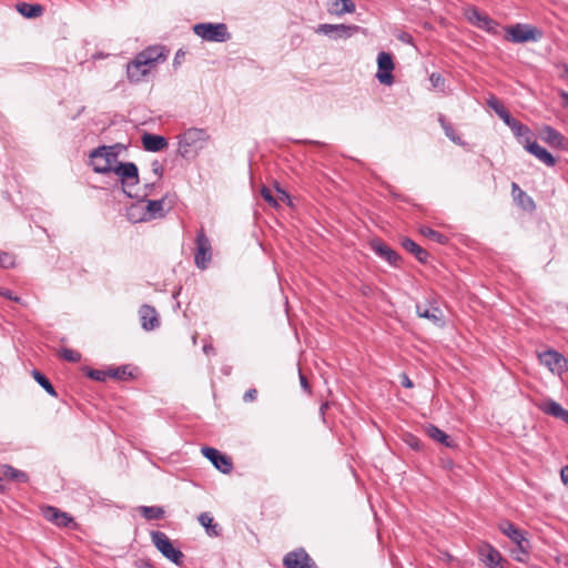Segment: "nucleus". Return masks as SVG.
Returning <instances> with one entry per match:
<instances>
[{
	"instance_id": "4468645a",
	"label": "nucleus",
	"mask_w": 568,
	"mask_h": 568,
	"mask_svg": "<svg viewBox=\"0 0 568 568\" xmlns=\"http://www.w3.org/2000/svg\"><path fill=\"white\" fill-rule=\"evenodd\" d=\"M416 315L418 317L430 321L436 326L442 327L445 325L443 311L439 308L437 302L434 298L432 301L427 300L426 305L417 303Z\"/></svg>"
},
{
	"instance_id": "864d4df0",
	"label": "nucleus",
	"mask_w": 568,
	"mask_h": 568,
	"mask_svg": "<svg viewBox=\"0 0 568 568\" xmlns=\"http://www.w3.org/2000/svg\"><path fill=\"white\" fill-rule=\"evenodd\" d=\"M135 568H155L153 562L148 558H139L134 561Z\"/></svg>"
},
{
	"instance_id": "b1692460",
	"label": "nucleus",
	"mask_w": 568,
	"mask_h": 568,
	"mask_svg": "<svg viewBox=\"0 0 568 568\" xmlns=\"http://www.w3.org/2000/svg\"><path fill=\"white\" fill-rule=\"evenodd\" d=\"M108 375L109 377L118 381H132L138 378L139 368L136 366L125 364L118 367H110L108 369Z\"/></svg>"
},
{
	"instance_id": "f8f14e48",
	"label": "nucleus",
	"mask_w": 568,
	"mask_h": 568,
	"mask_svg": "<svg viewBox=\"0 0 568 568\" xmlns=\"http://www.w3.org/2000/svg\"><path fill=\"white\" fill-rule=\"evenodd\" d=\"M123 149H125V146L121 143H115L113 145H100L90 152V165L94 170V164L97 165L98 159H102L103 164L108 161V163L112 165V162L115 161Z\"/></svg>"
},
{
	"instance_id": "6e6552de",
	"label": "nucleus",
	"mask_w": 568,
	"mask_h": 568,
	"mask_svg": "<svg viewBox=\"0 0 568 568\" xmlns=\"http://www.w3.org/2000/svg\"><path fill=\"white\" fill-rule=\"evenodd\" d=\"M282 564L284 568H320L303 547L285 554Z\"/></svg>"
},
{
	"instance_id": "c756f323",
	"label": "nucleus",
	"mask_w": 568,
	"mask_h": 568,
	"mask_svg": "<svg viewBox=\"0 0 568 568\" xmlns=\"http://www.w3.org/2000/svg\"><path fill=\"white\" fill-rule=\"evenodd\" d=\"M487 105L504 121V123L508 126L514 121V116L510 112L505 108L501 101H499L495 97H490L487 100Z\"/></svg>"
},
{
	"instance_id": "9b49d317",
	"label": "nucleus",
	"mask_w": 568,
	"mask_h": 568,
	"mask_svg": "<svg viewBox=\"0 0 568 568\" xmlns=\"http://www.w3.org/2000/svg\"><path fill=\"white\" fill-rule=\"evenodd\" d=\"M361 30L356 24H331L322 23L317 27L316 32L323 33L333 39H348Z\"/></svg>"
},
{
	"instance_id": "a19ab883",
	"label": "nucleus",
	"mask_w": 568,
	"mask_h": 568,
	"mask_svg": "<svg viewBox=\"0 0 568 568\" xmlns=\"http://www.w3.org/2000/svg\"><path fill=\"white\" fill-rule=\"evenodd\" d=\"M82 372L87 377L97 382H105L106 377H109L108 371L95 369L90 366L82 367Z\"/></svg>"
},
{
	"instance_id": "7c9ffc66",
	"label": "nucleus",
	"mask_w": 568,
	"mask_h": 568,
	"mask_svg": "<svg viewBox=\"0 0 568 568\" xmlns=\"http://www.w3.org/2000/svg\"><path fill=\"white\" fill-rule=\"evenodd\" d=\"M199 523L204 527L210 537H219L222 534V528L219 524L214 523L213 517L209 513H201Z\"/></svg>"
},
{
	"instance_id": "0e129e2a",
	"label": "nucleus",
	"mask_w": 568,
	"mask_h": 568,
	"mask_svg": "<svg viewBox=\"0 0 568 568\" xmlns=\"http://www.w3.org/2000/svg\"><path fill=\"white\" fill-rule=\"evenodd\" d=\"M328 407H329V403L328 402L322 403V405L320 407V414L322 415L323 419L325 418V413H326V409Z\"/></svg>"
},
{
	"instance_id": "423d86ee",
	"label": "nucleus",
	"mask_w": 568,
	"mask_h": 568,
	"mask_svg": "<svg viewBox=\"0 0 568 568\" xmlns=\"http://www.w3.org/2000/svg\"><path fill=\"white\" fill-rule=\"evenodd\" d=\"M212 261V246L203 227L196 233L194 264L200 270H206Z\"/></svg>"
},
{
	"instance_id": "a878e982",
	"label": "nucleus",
	"mask_w": 568,
	"mask_h": 568,
	"mask_svg": "<svg viewBox=\"0 0 568 568\" xmlns=\"http://www.w3.org/2000/svg\"><path fill=\"white\" fill-rule=\"evenodd\" d=\"M399 244L405 251L413 254L419 263L426 264L428 262L429 253L410 237H402Z\"/></svg>"
},
{
	"instance_id": "13d9d810",
	"label": "nucleus",
	"mask_w": 568,
	"mask_h": 568,
	"mask_svg": "<svg viewBox=\"0 0 568 568\" xmlns=\"http://www.w3.org/2000/svg\"><path fill=\"white\" fill-rule=\"evenodd\" d=\"M400 384L405 388L414 387V383L412 382V379L408 377V375L406 373L400 374Z\"/></svg>"
},
{
	"instance_id": "c9c22d12",
	"label": "nucleus",
	"mask_w": 568,
	"mask_h": 568,
	"mask_svg": "<svg viewBox=\"0 0 568 568\" xmlns=\"http://www.w3.org/2000/svg\"><path fill=\"white\" fill-rule=\"evenodd\" d=\"M2 475L4 478L17 481V483H27L29 480V476L27 473L14 468L11 465H2Z\"/></svg>"
},
{
	"instance_id": "cd10ccee",
	"label": "nucleus",
	"mask_w": 568,
	"mask_h": 568,
	"mask_svg": "<svg viewBox=\"0 0 568 568\" xmlns=\"http://www.w3.org/2000/svg\"><path fill=\"white\" fill-rule=\"evenodd\" d=\"M164 199L161 200H148L146 201V211L143 216L140 219L141 221H150L155 217H164Z\"/></svg>"
},
{
	"instance_id": "680f3d73",
	"label": "nucleus",
	"mask_w": 568,
	"mask_h": 568,
	"mask_svg": "<svg viewBox=\"0 0 568 568\" xmlns=\"http://www.w3.org/2000/svg\"><path fill=\"white\" fill-rule=\"evenodd\" d=\"M203 352L206 354V355H214L215 354V348L212 344H204L203 346Z\"/></svg>"
},
{
	"instance_id": "8fccbe9b",
	"label": "nucleus",
	"mask_w": 568,
	"mask_h": 568,
	"mask_svg": "<svg viewBox=\"0 0 568 568\" xmlns=\"http://www.w3.org/2000/svg\"><path fill=\"white\" fill-rule=\"evenodd\" d=\"M298 376H300V383H301L302 389L305 393L311 394L312 393L311 384H310L307 377L302 373L301 369H298Z\"/></svg>"
},
{
	"instance_id": "bb28decb",
	"label": "nucleus",
	"mask_w": 568,
	"mask_h": 568,
	"mask_svg": "<svg viewBox=\"0 0 568 568\" xmlns=\"http://www.w3.org/2000/svg\"><path fill=\"white\" fill-rule=\"evenodd\" d=\"M540 410L545 414L558 418L568 424V409L564 408L559 403L548 399L539 405Z\"/></svg>"
},
{
	"instance_id": "c03bdc74",
	"label": "nucleus",
	"mask_w": 568,
	"mask_h": 568,
	"mask_svg": "<svg viewBox=\"0 0 568 568\" xmlns=\"http://www.w3.org/2000/svg\"><path fill=\"white\" fill-rule=\"evenodd\" d=\"M261 196L264 199L265 202L268 203L270 206L277 209L278 202L277 199L273 195L272 190L265 185L261 187Z\"/></svg>"
},
{
	"instance_id": "69168bd1",
	"label": "nucleus",
	"mask_w": 568,
	"mask_h": 568,
	"mask_svg": "<svg viewBox=\"0 0 568 568\" xmlns=\"http://www.w3.org/2000/svg\"><path fill=\"white\" fill-rule=\"evenodd\" d=\"M9 489L8 485L4 483L3 478L0 477V493L4 494Z\"/></svg>"
},
{
	"instance_id": "e433bc0d",
	"label": "nucleus",
	"mask_w": 568,
	"mask_h": 568,
	"mask_svg": "<svg viewBox=\"0 0 568 568\" xmlns=\"http://www.w3.org/2000/svg\"><path fill=\"white\" fill-rule=\"evenodd\" d=\"M469 20L473 21L478 28L490 30L494 24V20L489 16L480 12L477 9H473Z\"/></svg>"
},
{
	"instance_id": "20e7f679",
	"label": "nucleus",
	"mask_w": 568,
	"mask_h": 568,
	"mask_svg": "<svg viewBox=\"0 0 568 568\" xmlns=\"http://www.w3.org/2000/svg\"><path fill=\"white\" fill-rule=\"evenodd\" d=\"M505 31V39L513 43L536 42L542 38V31L528 23L507 26Z\"/></svg>"
},
{
	"instance_id": "4be33fe9",
	"label": "nucleus",
	"mask_w": 568,
	"mask_h": 568,
	"mask_svg": "<svg viewBox=\"0 0 568 568\" xmlns=\"http://www.w3.org/2000/svg\"><path fill=\"white\" fill-rule=\"evenodd\" d=\"M43 517L58 527H68L71 523H73V518L68 513H64L53 506H47L43 509Z\"/></svg>"
},
{
	"instance_id": "052dcab7",
	"label": "nucleus",
	"mask_w": 568,
	"mask_h": 568,
	"mask_svg": "<svg viewBox=\"0 0 568 568\" xmlns=\"http://www.w3.org/2000/svg\"><path fill=\"white\" fill-rule=\"evenodd\" d=\"M154 186H155L154 183H148L144 185L145 192L141 199L142 201H144V199L148 197L152 193Z\"/></svg>"
},
{
	"instance_id": "49530a36",
	"label": "nucleus",
	"mask_w": 568,
	"mask_h": 568,
	"mask_svg": "<svg viewBox=\"0 0 568 568\" xmlns=\"http://www.w3.org/2000/svg\"><path fill=\"white\" fill-rule=\"evenodd\" d=\"M0 265L3 268H12V267H14V265H16V257H14V255H12L10 253H7V252H1L0 253Z\"/></svg>"
},
{
	"instance_id": "de8ad7c7",
	"label": "nucleus",
	"mask_w": 568,
	"mask_h": 568,
	"mask_svg": "<svg viewBox=\"0 0 568 568\" xmlns=\"http://www.w3.org/2000/svg\"><path fill=\"white\" fill-rule=\"evenodd\" d=\"M275 189H276V193H277V201H282V202H286L288 204H291V196L290 194L280 186V184L277 182H275Z\"/></svg>"
},
{
	"instance_id": "79ce46f5",
	"label": "nucleus",
	"mask_w": 568,
	"mask_h": 568,
	"mask_svg": "<svg viewBox=\"0 0 568 568\" xmlns=\"http://www.w3.org/2000/svg\"><path fill=\"white\" fill-rule=\"evenodd\" d=\"M405 444L415 452H420L424 449V443L413 434H406L404 436Z\"/></svg>"
},
{
	"instance_id": "338daca9",
	"label": "nucleus",
	"mask_w": 568,
	"mask_h": 568,
	"mask_svg": "<svg viewBox=\"0 0 568 568\" xmlns=\"http://www.w3.org/2000/svg\"><path fill=\"white\" fill-rule=\"evenodd\" d=\"M184 53L182 50H179L176 53H175V57H174V63H179V59H181V57H183Z\"/></svg>"
},
{
	"instance_id": "9d476101",
	"label": "nucleus",
	"mask_w": 568,
	"mask_h": 568,
	"mask_svg": "<svg viewBox=\"0 0 568 568\" xmlns=\"http://www.w3.org/2000/svg\"><path fill=\"white\" fill-rule=\"evenodd\" d=\"M371 250L394 267H402L403 257L381 239H373L368 243Z\"/></svg>"
},
{
	"instance_id": "09e8293b",
	"label": "nucleus",
	"mask_w": 568,
	"mask_h": 568,
	"mask_svg": "<svg viewBox=\"0 0 568 568\" xmlns=\"http://www.w3.org/2000/svg\"><path fill=\"white\" fill-rule=\"evenodd\" d=\"M429 81L432 82L434 88L444 87L445 79L440 73L433 72L429 77Z\"/></svg>"
},
{
	"instance_id": "c85d7f7f",
	"label": "nucleus",
	"mask_w": 568,
	"mask_h": 568,
	"mask_svg": "<svg viewBox=\"0 0 568 568\" xmlns=\"http://www.w3.org/2000/svg\"><path fill=\"white\" fill-rule=\"evenodd\" d=\"M510 130L513 131L514 135L518 140V142L521 144V141H534V132L530 130V128L517 119H514V121L508 124Z\"/></svg>"
},
{
	"instance_id": "f03ea898",
	"label": "nucleus",
	"mask_w": 568,
	"mask_h": 568,
	"mask_svg": "<svg viewBox=\"0 0 568 568\" xmlns=\"http://www.w3.org/2000/svg\"><path fill=\"white\" fill-rule=\"evenodd\" d=\"M209 140L210 134L205 129L190 128L180 135L178 153L183 159L193 160Z\"/></svg>"
},
{
	"instance_id": "6e6d98bb",
	"label": "nucleus",
	"mask_w": 568,
	"mask_h": 568,
	"mask_svg": "<svg viewBox=\"0 0 568 568\" xmlns=\"http://www.w3.org/2000/svg\"><path fill=\"white\" fill-rule=\"evenodd\" d=\"M151 166H152L153 173L155 175H158L159 179H161L163 176V172H164L162 164L158 160H154L152 162Z\"/></svg>"
},
{
	"instance_id": "aec40b11",
	"label": "nucleus",
	"mask_w": 568,
	"mask_h": 568,
	"mask_svg": "<svg viewBox=\"0 0 568 568\" xmlns=\"http://www.w3.org/2000/svg\"><path fill=\"white\" fill-rule=\"evenodd\" d=\"M139 315L144 331H152L160 326V318L155 307L143 304L139 310Z\"/></svg>"
},
{
	"instance_id": "4c0bfd02",
	"label": "nucleus",
	"mask_w": 568,
	"mask_h": 568,
	"mask_svg": "<svg viewBox=\"0 0 568 568\" xmlns=\"http://www.w3.org/2000/svg\"><path fill=\"white\" fill-rule=\"evenodd\" d=\"M32 377L34 381L50 395L53 397H58V394L55 392V388L53 387L50 379L40 371L33 369L32 371Z\"/></svg>"
},
{
	"instance_id": "a18cd8bd",
	"label": "nucleus",
	"mask_w": 568,
	"mask_h": 568,
	"mask_svg": "<svg viewBox=\"0 0 568 568\" xmlns=\"http://www.w3.org/2000/svg\"><path fill=\"white\" fill-rule=\"evenodd\" d=\"M517 547L518 552L523 554L525 557H529L530 542L526 538V534L519 537L517 541H514Z\"/></svg>"
},
{
	"instance_id": "393cba45",
	"label": "nucleus",
	"mask_w": 568,
	"mask_h": 568,
	"mask_svg": "<svg viewBox=\"0 0 568 568\" xmlns=\"http://www.w3.org/2000/svg\"><path fill=\"white\" fill-rule=\"evenodd\" d=\"M142 146L148 152H160L168 146V140L160 134L145 132L141 136Z\"/></svg>"
},
{
	"instance_id": "e2e57ef3",
	"label": "nucleus",
	"mask_w": 568,
	"mask_h": 568,
	"mask_svg": "<svg viewBox=\"0 0 568 568\" xmlns=\"http://www.w3.org/2000/svg\"><path fill=\"white\" fill-rule=\"evenodd\" d=\"M559 97L562 100L564 106L568 108V92H566L564 90H560L559 91Z\"/></svg>"
},
{
	"instance_id": "39448f33",
	"label": "nucleus",
	"mask_w": 568,
	"mask_h": 568,
	"mask_svg": "<svg viewBox=\"0 0 568 568\" xmlns=\"http://www.w3.org/2000/svg\"><path fill=\"white\" fill-rule=\"evenodd\" d=\"M151 540L154 547L165 557L168 560L176 566H181L184 561V554L176 547L173 546L172 540L162 531L152 530L150 532Z\"/></svg>"
},
{
	"instance_id": "f704fd0d",
	"label": "nucleus",
	"mask_w": 568,
	"mask_h": 568,
	"mask_svg": "<svg viewBox=\"0 0 568 568\" xmlns=\"http://www.w3.org/2000/svg\"><path fill=\"white\" fill-rule=\"evenodd\" d=\"M438 122L443 128L445 135L454 143L458 145H465V142L462 140L460 135L454 129L453 124L445 118V115H438Z\"/></svg>"
},
{
	"instance_id": "774afa93",
	"label": "nucleus",
	"mask_w": 568,
	"mask_h": 568,
	"mask_svg": "<svg viewBox=\"0 0 568 568\" xmlns=\"http://www.w3.org/2000/svg\"><path fill=\"white\" fill-rule=\"evenodd\" d=\"M515 559H516L517 561L525 562V561L528 559V557H525L523 554H520V552H519V554L515 557Z\"/></svg>"
},
{
	"instance_id": "1a4fd4ad",
	"label": "nucleus",
	"mask_w": 568,
	"mask_h": 568,
	"mask_svg": "<svg viewBox=\"0 0 568 568\" xmlns=\"http://www.w3.org/2000/svg\"><path fill=\"white\" fill-rule=\"evenodd\" d=\"M538 358L540 363L547 366L551 373L561 375L562 373H566L568 371L567 359L561 353L555 349L549 348L547 351L539 353Z\"/></svg>"
},
{
	"instance_id": "dca6fc26",
	"label": "nucleus",
	"mask_w": 568,
	"mask_h": 568,
	"mask_svg": "<svg viewBox=\"0 0 568 568\" xmlns=\"http://www.w3.org/2000/svg\"><path fill=\"white\" fill-rule=\"evenodd\" d=\"M540 138L551 148L562 151L568 150V139L551 125H542Z\"/></svg>"
},
{
	"instance_id": "37998d69",
	"label": "nucleus",
	"mask_w": 568,
	"mask_h": 568,
	"mask_svg": "<svg viewBox=\"0 0 568 568\" xmlns=\"http://www.w3.org/2000/svg\"><path fill=\"white\" fill-rule=\"evenodd\" d=\"M60 357L69 363H78L81 361V354L79 352L67 347L60 349Z\"/></svg>"
},
{
	"instance_id": "6ab92c4d",
	"label": "nucleus",
	"mask_w": 568,
	"mask_h": 568,
	"mask_svg": "<svg viewBox=\"0 0 568 568\" xmlns=\"http://www.w3.org/2000/svg\"><path fill=\"white\" fill-rule=\"evenodd\" d=\"M511 195L516 205L523 211L528 213H534L536 211L537 205L534 199L523 191L516 182L511 183Z\"/></svg>"
},
{
	"instance_id": "4d7b16f0",
	"label": "nucleus",
	"mask_w": 568,
	"mask_h": 568,
	"mask_svg": "<svg viewBox=\"0 0 568 568\" xmlns=\"http://www.w3.org/2000/svg\"><path fill=\"white\" fill-rule=\"evenodd\" d=\"M557 68L560 69L559 79L568 81V64L559 63Z\"/></svg>"
},
{
	"instance_id": "5fc2aeb1",
	"label": "nucleus",
	"mask_w": 568,
	"mask_h": 568,
	"mask_svg": "<svg viewBox=\"0 0 568 568\" xmlns=\"http://www.w3.org/2000/svg\"><path fill=\"white\" fill-rule=\"evenodd\" d=\"M257 397V389L256 388H250L247 389L243 395V400L245 403H250L255 400Z\"/></svg>"
},
{
	"instance_id": "f257e3e1",
	"label": "nucleus",
	"mask_w": 568,
	"mask_h": 568,
	"mask_svg": "<svg viewBox=\"0 0 568 568\" xmlns=\"http://www.w3.org/2000/svg\"><path fill=\"white\" fill-rule=\"evenodd\" d=\"M94 172L100 174L114 173L119 176L123 193L128 197H134L131 192L126 190L128 187L138 185L140 182L139 169L134 162H119L113 166L105 161V164H94Z\"/></svg>"
},
{
	"instance_id": "72a5a7b5",
	"label": "nucleus",
	"mask_w": 568,
	"mask_h": 568,
	"mask_svg": "<svg viewBox=\"0 0 568 568\" xmlns=\"http://www.w3.org/2000/svg\"><path fill=\"white\" fill-rule=\"evenodd\" d=\"M498 529L501 534L507 536L513 542L517 541V539L526 534L520 528H518L515 524H513L510 520L504 519L498 524Z\"/></svg>"
},
{
	"instance_id": "7ed1b4c3",
	"label": "nucleus",
	"mask_w": 568,
	"mask_h": 568,
	"mask_svg": "<svg viewBox=\"0 0 568 568\" xmlns=\"http://www.w3.org/2000/svg\"><path fill=\"white\" fill-rule=\"evenodd\" d=\"M192 30L195 36L209 42H226L231 39L227 26L223 22H200Z\"/></svg>"
},
{
	"instance_id": "5701e85b",
	"label": "nucleus",
	"mask_w": 568,
	"mask_h": 568,
	"mask_svg": "<svg viewBox=\"0 0 568 568\" xmlns=\"http://www.w3.org/2000/svg\"><path fill=\"white\" fill-rule=\"evenodd\" d=\"M424 430L428 437L447 448L454 449L458 447V444L449 435L433 424L425 425Z\"/></svg>"
},
{
	"instance_id": "473e14b6",
	"label": "nucleus",
	"mask_w": 568,
	"mask_h": 568,
	"mask_svg": "<svg viewBox=\"0 0 568 568\" xmlns=\"http://www.w3.org/2000/svg\"><path fill=\"white\" fill-rule=\"evenodd\" d=\"M136 511L146 520H160L165 516L162 506H139Z\"/></svg>"
},
{
	"instance_id": "2eb2a0df",
	"label": "nucleus",
	"mask_w": 568,
	"mask_h": 568,
	"mask_svg": "<svg viewBox=\"0 0 568 568\" xmlns=\"http://www.w3.org/2000/svg\"><path fill=\"white\" fill-rule=\"evenodd\" d=\"M479 559L488 567V568H504V564L507 562L506 559L503 558L499 550H497L494 546L488 542H484L478 548Z\"/></svg>"
},
{
	"instance_id": "ddd939ff",
	"label": "nucleus",
	"mask_w": 568,
	"mask_h": 568,
	"mask_svg": "<svg viewBox=\"0 0 568 568\" xmlns=\"http://www.w3.org/2000/svg\"><path fill=\"white\" fill-rule=\"evenodd\" d=\"M202 454L221 473L230 474L233 470L232 458L229 455L220 452L219 449L214 447L204 446L202 448Z\"/></svg>"
},
{
	"instance_id": "603ef678",
	"label": "nucleus",
	"mask_w": 568,
	"mask_h": 568,
	"mask_svg": "<svg viewBox=\"0 0 568 568\" xmlns=\"http://www.w3.org/2000/svg\"><path fill=\"white\" fill-rule=\"evenodd\" d=\"M396 39L406 44H414V38L406 31H400L396 34Z\"/></svg>"
},
{
	"instance_id": "ea45409f",
	"label": "nucleus",
	"mask_w": 568,
	"mask_h": 568,
	"mask_svg": "<svg viewBox=\"0 0 568 568\" xmlns=\"http://www.w3.org/2000/svg\"><path fill=\"white\" fill-rule=\"evenodd\" d=\"M355 3L353 0H335L332 3V12L336 16H343L345 13H352L355 11Z\"/></svg>"
},
{
	"instance_id": "2f4dec72",
	"label": "nucleus",
	"mask_w": 568,
	"mask_h": 568,
	"mask_svg": "<svg viewBox=\"0 0 568 568\" xmlns=\"http://www.w3.org/2000/svg\"><path fill=\"white\" fill-rule=\"evenodd\" d=\"M18 12L28 19L38 18L43 13V7L39 3L19 2L16 6Z\"/></svg>"
},
{
	"instance_id": "0eeeda50",
	"label": "nucleus",
	"mask_w": 568,
	"mask_h": 568,
	"mask_svg": "<svg viewBox=\"0 0 568 568\" xmlns=\"http://www.w3.org/2000/svg\"><path fill=\"white\" fill-rule=\"evenodd\" d=\"M395 69L394 58L392 53L382 51L377 55L376 79L381 84L392 85L395 82L393 71Z\"/></svg>"
},
{
	"instance_id": "bf43d9fd",
	"label": "nucleus",
	"mask_w": 568,
	"mask_h": 568,
	"mask_svg": "<svg viewBox=\"0 0 568 568\" xmlns=\"http://www.w3.org/2000/svg\"><path fill=\"white\" fill-rule=\"evenodd\" d=\"M560 478L565 485H568V465L561 468Z\"/></svg>"
},
{
	"instance_id": "f3484780",
	"label": "nucleus",
	"mask_w": 568,
	"mask_h": 568,
	"mask_svg": "<svg viewBox=\"0 0 568 568\" xmlns=\"http://www.w3.org/2000/svg\"><path fill=\"white\" fill-rule=\"evenodd\" d=\"M169 50L164 45L148 47L136 54V57L150 69L159 61H164Z\"/></svg>"
},
{
	"instance_id": "3c124183",
	"label": "nucleus",
	"mask_w": 568,
	"mask_h": 568,
	"mask_svg": "<svg viewBox=\"0 0 568 568\" xmlns=\"http://www.w3.org/2000/svg\"><path fill=\"white\" fill-rule=\"evenodd\" d=\"M0 296L8 298L10 301H14L17 303L21 301L19 296H16L11 290L6 287H0Z\"/></svg>"
},
{
	"instance_id": "a211bd4d",
	"label": "nucleus",
	"mask_w": 568,
	"mask_h": 568,
	"mask_svg": "<svg viewBox=\"0 0 568 568\" xmlns=\"http://www.w3.org/2000/svg\"><path fill=\"white\" fill-rule=\"evenodd\" d=\"M524 149L536 156L539 161L545 163L547 166H555L557 163L556 158L548 152L545 148L540 146L535 140L534 141H521Z\"/></svg>"
},
{
	"instance_id": "58836bf2",
	"label": "nucleus",
	"mask_w": 568,
	"mask_h": 568,
	"mask_svg": "<svg viewBox=\"0 0 568 568\" xmlns=\"http://www.w3.org/2000/svg\"><path fill=\"white\" fill-rule=\"evenodd\" d=\"M419 232L425 237H427L438 244L446 245L449 243V237L447 235H445L429 226H422L419 229Z\"/></svg>"
},
{
	"instance_id": "412c9836",
	"label": "nucleus",
	"mask_w": 568,
	"mask_h": 568,
	"mask_svg": "<svg viewBox=\"0 0 568 568\" xmlns=\"http://www.w3.org/2000/svg\"><path fill=\"white\" fill-rule=\"evenodd\" d=\"M150 68L146 67L136 55L126 65V75L130 82L138 83L149 74Z\"/></svg>"
}]
</instances>
